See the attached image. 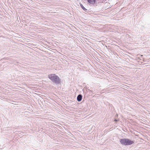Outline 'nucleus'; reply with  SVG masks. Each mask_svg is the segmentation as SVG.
<instances>
[{
	"label": "nucleus",
	"instance_id": "1",
	"mask_svg": "<svg viewBox=\"0 0 150 150\" xmlns=\"http://www.w3.org/2000/svg\"><path fill=\"white\" fill-rule=\"evenodd\" d=\"M49 78L52 81L56 84H59L61 82V79L59 76L55 74H49L48 76Z\"/></svg>",
	"mask_w": 150,
	"mask_h": 150
},
{
	"label": "nucleus",
	"instance_id": "2",
	"mask_svg": "<svg viewBox=\"0 0 150 150\" xmlns=\"http://www.w3.org/2000/svg\"><path fill=\"white\" fill-rule=\"evenodd\" d=\"M120 142L121 144L125 146L130 145L134 143V141L127 138L121 139L120 140Z\"/></svg>",
	"mask_w": 150,
	"mask_h": 150
},
{
	"label": "nucleus",
	"instance_id": "3",
	"mask_svg": "<svg viewBox=\"0 0 150 150\" xmlns=\"http://www.w3.org/2000/svg\"><path fill=\"white\" fill-rule=\"evenodd\" d=\"M82 96L81 94L79 95L77 98V100L79 102H80L82 100Z\"/></svg>",
	"mask_w": 150,
	"mask_h": 150
},
{
	"label": "nucleus",
	"instance_id": "4",
	"mask_svg": "<svg viewBox=\"0 0 150 150\" xmlns=\"http://www.w3.org/2000/svg\"><path fill=\"white\" fill-rule=\"evenodd\" d=\"M87 1L91 4H94L95 3L96 0H87Z\"/></svg>",
	"mask_w": 150,
	"mask_h": 150
},
{
	"label": "nucleus",
	"instance_id": "5",
	"mask_svg": "<svg viewBox=\"0 0 150 150\" xmlns=\"http://www.w3.org/2000/svg\"><path fill=\"white\" fill-rule=\"evenodd\" d=\"M80 6L81 8L85 11H86L87 10L83 6L82 4H80Z\"/></svg>",
	"mask_w": 150,
	"mask_h": 150
},
{
	"label": "nucleus",
	"instance_id": "6",
	"mask_svg": "<svg viewBox=\"0 0 150 150\" xmlns=\"http://www.w3.org/2000/svg\"><path fill=\"white\" fill-rule=\"evenodd\" d=\"M107 0H103V1L102 2H103V1H104V2L106 1Z\"/></svg>",
	"mask_w": 150,
	"mask_h": 150
},
{
	"label": "nucleus",
	"instance_id": "7",
	"mask_svg": "<svg viewBox=\"0 0 150 150\" xmlns=\"http://www.w3.org/2000/svg\"><path fill=\"white\" fill-rule=\"evenodd\" d=\"M92 92L93 91H91V90H90L89 91V92Z\"/></svg>",
	"mask_w": 150,
	"mask_h": 150
},
{
	"label": "nucleus",
	"instance_id": "8",
	"mask_svg": "<svg viewBox=\"0 0 150 150\" xmlns=\"http://www.w3.org/2000/svg\"><path fill=\"white\" fill-rule=\"evenodd\" d=\"M114 121L117 122V120L115 119V120H114Z\"/></svg>",
	"mask_w": 150,
	"mask_h": 150
}]
</instances>
